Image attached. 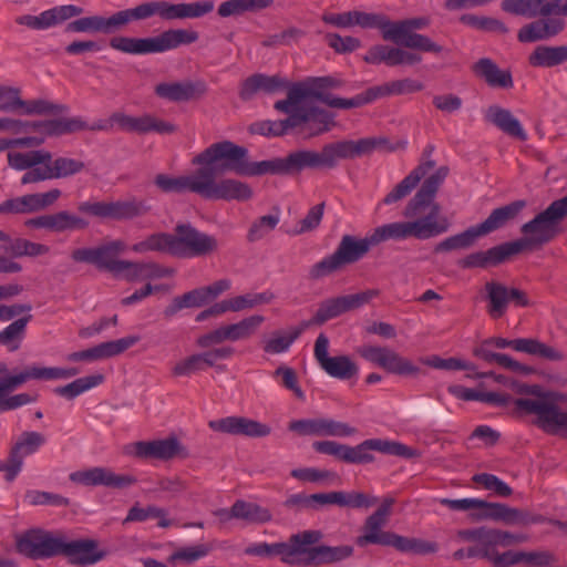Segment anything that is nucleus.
Returning a JSON list of instances; mask_svg holds the SVG:
<instances>
[{"instance_id":"nucleus-54","label":"nucleus","mask_w":567,"mask_h":567,"mask_svg":"<svg viewBox=\"0 0 567 567\" xmlns=\"http://www.w3.org/2000/svg\"><path fill=\"white\" fill-rule=\"evenodd\" d=\"M372 89L377 100L383 96L402 95L419 92L423 90V84L416 80L402 79L386 82L382 85L373 86Z\"/></svg>"},{"instance_id":"nucleus-15","label":"nucleus","mask_w":567,"mask_h":567,"mask_svg":"<svg viewBox=\"0 0 567 567\" xmlns=\"http://www.w3.org/2000/svg\"><path fill=\"white\" fill-rule=\"evenodd\" d=\"M62 535L43 529H29L17 536L18 553L31 559H48L60 555Z\"/></svg>"},{"instance_id":"nucleus-20","label":"nucleus","mask_w":567,"mask_h":567,"mask_svg":"<svg viewBox=\"0 0 567 567\" xmlns=\"http://www.w3.org/2000/svg\"><path fill=\"white\" fill-rule=\"evenodd\" d=\"M265 321L260 315H254L228 326L219 327L197 339V346L209 348L224 341H238L248 339L255 333L258 327Z\"/></svg>"},{"instance_id":"nucleus-39","label":"nucleus","mask_w":567,"mask_h":567,"mask_svg":"<svg viewBox=\"0 0 567 567\" xmlns=\"http://www.w3.org/2000/svg\"><path fill=\"white\" fill-rule=\"evenodd\" d=\"M89 123L81 116L61 117L47 121H37V132L48 136H61L80 131H86Z\"/></svg>"},{"instance_id":"nucleus-38","label":"nucleus","mask_w":567,"mask_h":567,"mask_svg":"<svg viewBox=\"0 0 567 567\" xmlns=\"http://www.w3.org/2000/svg\"><path fill=\"white\" fill-rule=\"evenodd\" d=\"M485 118L507 135L522 141L527 138L520 122L506 109L496 105L489 106L485 113Z\"/></svg>"},{"instance_id":"nucleus-8","label":"nucleus","mask_w":567,"mask_h":567,"mask_svg":"<svg viewBox=\"0 0 567 567\" xmlns=\"http://www.w3.org/2000/svg\"><path fill=\"white\" fill-rule=\"evenodd\" d=\"M79 373L76 368H44L29 367L16 375H7L0 381V414L17 410L28 405L37 400L29 393L12 394V392L24 384L27 381L33 380H59L69 379Z\"/></svg>"},{"instance_id":"nucleus-57","label":"nucleus","mask_w":567,"mask_h":567,"mask_svg":"<svg viewBox=\"0 0 567 567\" xmlns=\"http://www.w3.org/2000/svg\"><path fill=\"white\" fill-rule=\"evenodd\" d=\"M309 327V322L303 321L299 327L291 330L288 336L275 333L265 346L264 351L271 354L282 353L289 350L296 339Z\"/></svg>"},{"instance_id":"nucleus-42","label":"nucleus","mask_w":567,"mask_h":567,"mask_svg":"<svg viewBox=\"0 0 567 567\" xmlns=\"http://www.w3.org/2000/svg\"><path fill=\"white\" fill-rule=\"evenodd\" d=\"M117 29L115 13L110 18L100 16L84 17L68 23L66 32H103L111 33Z\"/></svg>"},{"instance_id":"nucleus-44","label":"nucleus","mask_w":567,"mask_h":567,"mask_svg":"<svg viewBox=\"0 0 567 567\" xmlns=\"http://www.w3.org/2000/svg\"><path fill=\"white\" fill-rule=\"evenodd\" d=\"M447 390L452 395L463 401H480L498 406L506 405L511 401V396L508 394L481 392L460 384L450 385Z\"/></svg>"},{"instance_id":"nucleus-1","label":"nucleus","mask_w":567,"mask_h":567,"mask_svg":"<svg viewBox=\"0 0 567 567\" xmlns=\"http://www.w3.org/2000/svg\"><path fill=\"white\" fill-rule=\"evenodd\" d=\"M449 168L441 166L427 176L414 197L404 209L405 217L412 220L383 224L370 234V244L378 246L388 240L402 241L408 238L426 240L449 231L451 223L441 215V207L433 199L447 177Z\"/></svg>"},{"instance_id":"nucleus-13","label":"nucleus","mask_w":567,"mask_h":567,"mask_svg":"<svg viewBox=\"0 0 567 567\" xmlns=\"http://www.w3.org/2000/svg\"><path fill=\"white\" fill-rule=\"evenodd\" d=\"M322 538L320 530L308 529L281 542V561L287 565L316 566L318 544Z\"/></svg>"},{"instance_id":"nucleus-62","label":"nucleus","mask_w":567,"mask_h":567,"mask_svg":"<svg viewBox=\"0 0 567 567\" xmlns=\"http://www.w3.org/2000/svg\"><path fill=\"white\" fill-rule=\"evenodd\" d=\"M18 110L25 115L59 114L69 112L65 104H55L45 100L23 101L18 105Z\"/></svg>"},{"instance_id":"nucleus-23","label":"nucleus","mask_w":567,"mask_h":567,"mask_svg":"<svg viewBox=\"0 0 567 567\" xmlns=\"http://www.w3.org/2000/svg\"><path fill=\"white\" fill-rule=\"evenodd\" d=\"M112 121L124 132L147 134L156 132L158 134H172L176 131V126L169 122L159 120L151 114L141 116L127 115L123 112H114Z\"/></svg>"},{"instance_id":"nucleus-36","label":"nucleus","mask_w":567,"mask_h":567,"mask_svg":"<svg viewBox=\"0 0 567 567\" xmlns=\"http://www.w3.org/2000/svg\"><path fill=\"white\" fill-rule=\"evenodd\" d=\"M555 3L549 0H502L501 9L513 16L534 19L537 17H548L553 14Z\"/></svg>"},{"instance_id":"nucleus-16","label":"nucleus","mask_w":567,"mask_h":567,"mask_svg":"<svg viewBox=\"0 0 567 567\" xmlns=\"http://www.w3.org/2000/svg\"><path fill=\"white\" fill-rule=\"evenodd\" d=\"M388 144L384 137H364L358 141L344 140L329 143L323 146L328 169L337 167L340 159H353L370 155L374 151L382 150Z\"/></svg>"},{"instance_id":"nucleus-45","label":"nucleus","mask_w":567,"mask_h":567,"mask_svg":"<svg viewBox=\"0 0 567 567\" xmlns=\"http://www.w3.org/2000/svg\"><path fill=\"white\" fill-rule=\"evenodd\" d=\"M297 105L296 112H302L309 117L305 122L308 123L309 137L328 132L333 125L332 116L327 111L306 105V100Z\"/></svg>"},{"instance_id":"nucleus-52","label":"nucleus","mask_w":567,"mask_h":567,"mask_svg":"<svg viewBox=\"0 0 567 567\" xmlns=\"http://www.w3.org/2000/svg\"><path fill=\"white\" fill-rule=\"evenodd\" d=\"M103 380L104 377L102 374L86 375L79 378L66 385L55 388L54 393L68 400H73L80 394L100 385Z\"/></svg>"},{"instance_id":"nucleus-11","label":"nucleus","mask_w":567,"mask_h":567,"mask_svg":"<svg viewBox=\"0 0 567 567\" xmlns=\"http://www.w3.org/2000/svg\"><path fill=\"white\" fill-rule=\"evenodd\" d=\"M371 247L374 246L370 244V235L362 239L344 235L333 254L324 257L310 268L309 277L318 280L340 270L346 265L354 264L365 256Z\"/></svg>"},{"instance_id":"nucleus-27","label":"nucleus","mask_w":567,"mask_h":567,"mask_svg":"<svg viewBox=\"0 0 567 567\" xmlns=\"http://www.w3.org/2000/svg\"><path fill=\"white\" fill-rule=\"evenodd\" d=\"M60 555L66 557L73 565L87 566L102 560L105 553L99 549L97 542L94 539H76L69 542L62 536Z\"/></svg>"},{"instance_id":"nucleus-19","label":"nucleus","mask_w":567,"mask_h":567,"mask_svg":"<svg viewBox=\"0 0 567 567\" xmlns=\"http://www.w3.org/2000/svg\"><path fill=\"white\" fill-rule=\"evenodd\" d=\"M358 353L367 361L381 367L390 373L415 375L420 369L411 360L401 357L388 347L363 346Z\"/></svg>"},{"instance_id":"nucleus-46","label":"nucleus","mask_w":567,"mask_h":567,"mask_svg":"<svg viewBox=\"0 0 567 567\" xmlns=\"http://www.w3.org/2000/svg\"><path fill=\"white\" fill-rule=\"evenodd\" d=\"M233 514L235 519L245 520L248 524H265L271 520V513L268 508L243 499L233 504Z\"/></svg>"},{"instance_id":"nucleus-2","label":"nucleus","mask_w":567,"mask_h":567,"mask_svg":"<svg viewBox=\"0 0 567 567\" xmlns=\"http://www.w3.org/2000/svg\"><path fill=\"white\" fill-rule=\"evenodd\" d=\"M229 144L237 146L230 141L214 143L193 159V164L204 166L203 184L205 188L202 192L204 198L245 202L252 196L251 188L240 181L226 178L216 182V176L226 172H234L240 176L260 175L239 173L236 169L237 164L225 155L228 152L226 145Z\"/></svg>"},{"instance_id":"nucleus-12","label":"nucleus","mask_w":567,"mask_h":567,"mask_svg":"<svg viewBox=\"0 0 567 567\" xmlns=\"http://www.w3.org/2000/svg\"><path fill=\"white\" fill-rule=\"evenodd\" d=\"M311 92L308 90L306 82H297L289 87L287 91V99L279 100L274 104L275 110L278 112L288 114V117L279 121H265L262 126H267V130H255L262 135L281 136L286 134L290 128L298 127L309 118L302 112H296L297 104L302 103L309 97Z\"/></svg>"},{"instance_id":"nucleus-7","label":"nucleus","mask_w":567,"mask_h":567,"mask_svg":"<svg viewBox=\"0 0 567 567\" xmlns=\"http://www.w3.org/2000/svg\"><path fill=\"white\" fill-rule=\"evenodd\" d=\"M312 446L318 453L333 456L348 464L373 463L375 460L373 452L402 457L413 455V452L406 445L385 439H369L354 446L336 441H318Z\"/></svg>"},{"instance_id":"nucleus-55","label":"nucleus","mask_w":567,"mask_h":567,"mask_svg":"<svg viewBox=\"0 0 567 567\" xmlns=\"http://www.w3.org/2000/svg\"><path fill=\"white\" fill-rule=\"evenodd\" d=\"M274 0H228L218 7V14L223 18L239 16L247 11L268 8Z\"/></svg>"},{"instance_id":"nucleus-29","label":"nucleus","mask_w":567,"mask_h":567,"mask_svg":"<svg viewBox=\"0 0 567 567\" xmlns=\"http://www.w3.org/2000/svg\"><path fill=\"white\" fill-rule=\"evenodd\" d=\"M203 176L204 166L188 175L171 176L167 174H157L154 178V184L164 193L183 194L190 192L202 196V192H204L205 188Z\"/></svg>"},{"instance_id":"nucleus-21","label":"nucleus","mask_w":567,"mask_h":567,"mask_svg":"<svg viewBox=\"0 0 567 567\" xmlns=\"http://www.w3.org/2000/svg\"><path fill=\"white\" fill-rule=\"evenodd\" d=\"M79 209L93 216L111 219H132L142 216L148 210L145 203L131 199L117 202H84L81 203Z\"/></svg>"},{"instance_id":"nucleus-3","label":"nucleus","mask_w":567,"mask_h":567,"mask_svg":"<svg viewBox=\"0 0 567 567\" xmlns=\"http://www.w3.org/2000/svg\"><path fill=\"white\" fill-rule=\"evenodd\" d=\"M136 254L161 252L178 258L204 257L219 250L218 239L189 223L177 224L174 234L154 233L132 245Z\"/></svg>"},{"instance_id":"nucleus-22","label":"nucleus","mask_w":567,"mask_h":567,"mask_svg":"<svg viewBox=\"0 0 567 567\" xmlns=\"http://www.w3.org/2000/svg\"><path fill=\"white\" fill-rule=\"evenodd\" d=\"M288 429L303 436L348 437L357 434V429L348 423L327 417L295 420L289 423Z\"/></svg>"},{"instance_id":"nucleus-60","label":"nucleus","mask_w":567,"mask_h":567,"mask_svg":"<svg viewBox=\"0 0 567 567\" xmlns=\"http://www.w3.org/2000/svg\"><path fill=\"white\" fill-rule=\"evenodd\" d=\"M49 165L52 179L70 177L85 168V164L82 161L64 156L56 157L55 159L51 158Z\"/></svg>"},{"instance_id":"nucleus-18","label":"nucleus","mask_w":567,"mask_h":567,"mask_svg":"<svg viewBox=\"0 0 567 567\" xmlns=\"http://www.w3.org/2000/svg\"><path fill=\"white\" fill-rule=\"evenodd\" d=\"M124 453L138 458L167 461L176 456L186 457V449L175 436L163 440L138 441L124 446Z\"/></svg>"},{"instance_id":"nucleus-64","label":"nucleus","mask_w":567,"mask_h":567,"mask_svg":"<svg viewBox=\"0 0 567 567\" xmlns=\"http://www.w3.org/2000/svg\"><path fill=\"white\" fill-rule=\"evenodd\" d=\"M275 298L274 293L270 291L262 292H249L246 295H240L233 297V306L234 312H239L246 309H252L261 305H267L271 302Z\"/></svg>"},{"instance_id":"nucleus-28","label":"nucleus","mask_w":567,"mask_h":567,"mask_svg":"<svg viewBox=\"0 0 567 567\" xmlns=\"http://www.w3.org/2000/svg\"><path fill=\"white\" fill-rule=\"evenodd\" d=\"M433 150L434 147L431 145L424 150L422 162L384 197L385 205L394 204L406 197L420 181L435 167V162L431 159Z\"/></svg>"},{"instance_id":"nucleus-53","label":"nucleus","mask_w":567,"mask_h":567,"mask_svg":"<svg viewBox=\"0 0 567 567\" xmlns=\"http://www.w3.org/2000/svg\"><path fill=\"white\" fill-rule=\"evenodd\" d=\"M386 525L385 522L379 520L372 516L365 519L363 526V534L357 538V544L360 547H364L369 544L384 546L388 535L391 532H384L382 528Z\"/></svg>"},{"instance_id":"nucleus-40","label":"nucleus","mask_w":567,"mask_h":567,"mask_svg":"<svg viewBox=\"0 0 567 567\" xmlns=\"http://www.w3.org/2000/svg\"><path fill=\"white\" fill-rule=\"evenodd\" d=\"M308 90L311 92L309 94V97H315V99L321 101L322 103H324L326 105H328L329 107H333V109L348 110V109L361 107L365 104H369V103L375 101V94H374L372 87L368 89L367 91H364L360 94H357L355 96H353L351 99H343V97L334 96L329 93L317 92L309 86H308Z\"/></svg>"},{"instance_id":"nucleus-24","label":"nucleus","mask_w":567,"mask_h":567,"mask_svg":"<svg viewBox=\"0 0 567 567\" xmlns=\"http://www.w3.org/2000/svg\"><path fill=\"white\" fill-rule=\"evenodd\" d=\"M69 478L84 486H105L112 488H124L136 482V478L132 475L116 474L107 467L100 466L73 472Z\"/></svg>"},{"instance_id":"nucleus-9","label":"nucleus","mask_w":567,"mask_h":567,"mask_svg":"<svg viewBox=\"0 0 567 567\" xmlns=\"http://www.w3.org/2000/svg\"><path fill=\"white\" fill-rule=\"evenodd\" d=\"M198 33L184 29H171L151 38L115 37L111 39L112 49L127 54L162 53L197 41Z\"/></svg>"},{"instance_id":"nucleus-14","label":"nucleus","mask_w":567,"mask_h":567,"mask_svg":"<svg viewBox=\"0 0 567 567\" xmlns=\"http://www.w3.org/2000/svg\"><path fill=\"white\" fill-rule=\"evenodd\" d=\"M47 437L37 431H23L11 445L8 458L0 463L4 478L12 482L22 471L25 457L35 454L44 444Z\"/></svg>"},{"instance_id":"nucleus-5","label":"nucleus","mask_w":567,"mask_h":567,"mask_svg":"<svg viewBox=\"0 0 567 567\" xmlns=\"http://www.w3.org/2000/svg\"><path fill=\"white\" fill-rule=\"evenodd\" d=\"M487 378H493L496 382L509 386L517 393L535 395V398L516 399L514 404L517 411L537 415L538 423L545 430L563 429L567 431V412H563L556 405V393L543 392L538 385L523 384L502 374L493 373Z\"/></svg>"},{"instance_id":"nucleus-37","label":"nucleus","mask_w":567,"mask_h":567,"mask_svg":"<svg viewBox=\"0 0 567 567\" xmlns=\"http://www.w3.org/2000/svg\"><path fill=\"white\" fill-rule=\"evenodd\" d=\"M526 206L524 200H516L508 205L494 209L481 224L474 226L480 236L487 235L503 227L507 221L514 219Z\"/></svg>"},{"instance_id":"nucleus-33","label":"nucleus","mask_w":567,"mask_h":567,"mask_svg":"<svg viewBox=\"0 0 567 567\" xmlns=\"http://www.w3.org/2000/svg\"><path fill=\"white\" fill-rule=\"evenodd\" d=\"M511 256H514L508 243H504L487 249L486 251H476L460 259L457 265L463 269L487 268L502 264Z\"/></svg>"},{"instance_id":"nucleus-50","label":"nucleus","mask_w":567,"mask_h":567,"mask_svg":"<svg viewBox=\"0 0 567 567\" xmlns=\"http://www.w3.org/2000/svg\"><path fill=\"white\" fill-rule=\"evenodd\" d=\"M480 233H477L474 226L467 228L466 230L450 236L434 247V252H450L453 250L467 249L474 245L477 238H480Z\"/></svg>"},{"instance_id":"nucleus-51","label":"nucleus","mask_w":567,"mask_h":567,"mask_svg":"<svg viewBox=\"0 0 567 567\" xmlns=\"http://www.w3.org/2000/svg\"><path fill=\"white\" fill-rule=\"evenodd\" d=\"M512 343L513 349L518 352H525L554 361L560 360L563 358V354L559 351L536 339L520 338L513 340Z\"/></svg>"},{"instance_id":"nucleus-26","label":"nucleus","mask_w":567,"mask_h":567,"mask_svg":"<svg viewBox=\"0 0 567 567\" xmlns=\"http://www.w3.org/2000/svg\"><path fill=\"white\" fill-rule=\"evenodd\" d=\"M82 13L83 9L81 7L74 4H64L44 10L39 16H19L16 19V22L32 30H47L74 17H79Z\"/></svg>"},{"instance_id":"nucleus-58","label":"nucleus","mask_w":567,"mask_h":567,"mask_svg":"<svg viewBox=\"0 0 567 567\" xmlns=\"http://www.w3.org/2000/svg\"><path fill=\"white\" fill-rule=\"evenodd\" d=\"M28 320L29 317L20 318L0 331V343L6 346L8 351L13 352L20 348Z\"/></svg>"},{"instance_id":"nucleus-61","label":"nucleus","mask_w":567,"mask_h":567,"mask_svg":"<svg viewBox=\"0 0 567 567\" xmlns=\"http://www.w3.org/2000/svg\"><path fill=\"white\" fill-rule=\"evenodd\" d=\"M470 555H480V557L488 559L494 567H509L522 563L520 551L507 550L499 554L496 550V546H489L481 551H473Z\"/></svg>"},{"instance_id":"nucleus-30","label":"nucleus","mask_w":567,"mask_h":567,"mask_svg":"<svg viewBox=\"0 0 567 567\" xmlns=\"http://www.w3.org/2000/svg\"><path fill=\"white\" fill-rule=\"evenodd\" d=\"M291 85L288 80L279 74L256 73L243 81L239 96L243 101H250L260 92L274 94L286 89L289 91Z\"/></svg>"},{"instance_id":"nucleus-31","label":"nucleus","mask_w":567,"mask_h":567,"mask_svg":"<svg viewBox=\"0 0 567 567\" xmlns=\"http://www.w3.org/2000/svg\"><path fill=\"white\" fill-rule=\"evenodd\" d=\"M364 61L370 64L385 63L389 66L414 65L422 61V56L402 48L378 44L368 50Z\"/></svg>"},{"instance_id":"nucleus-63","label":"nucleus","mask_w":567,"mask_h":567,"mask_svg":"<svg viewBox=\"0 0 567 567\" xmlns=\"http://www.w3.org/2000/svg\"><path fill=\"white\" fill-rule=\"evenodd\" d=\"M138 341V336H127L117 340L102 342L96 346L99 359L103 360L118 355L136 344Z\"/></svg>"},{"instance_id":"nucleus-59","label":"nucleus","mask_w":567,"mask_h":567,"mask_svg":"<svg viewBox=\"0 0 567 567\" xmlns=\"http://www.w3.org/2000/svg\"><path fill=\"white\" fill-rule=\"evenodd\" d=\"M353 547L350 545L327 546L319 545L317 550L316 566L342 561L353 555Z\"/></svg>"},{"instance_id":"nucleus-17","label":"nucleus","mask_w":567,"mask_h":567,"mask_svg":"<svg viewBox=\"0 0 567 567\" xmlns=\"http://www.w3.org/2000/svg\"><path fill=\"white\" fill-rule=\"evenodd\" d=\"M329 338L320 333L315 342L313 355L319 367L331 378L349 380L359 373L358 365L348 355H329Z\"/></svg>"},{"instance_id":"nucleus-10","label":"nucleus","mask_w":567,"mask_h":567,"mask_svg":"<svg viewBox=\"0 0 567 567\" xmlns=\"http://www.w3.org/2000/svg\"><path fill=\"white\" fill-rule=\"evenodd\" d=\"M436 502L452 511L466 512L477 508L478 513L473 516L477 520H501L507 525H528L542 522L540 516H530L528 513L517 508L508 507L499 503H488L478 498H437Z\"/></svg>"},{"instance_id":"nucleus-49","label":"nucleus","mask_w":567,"mask_h":567,"mask_svg":"<svg viewBox=\"0 0 567 567\" xmlns=\"http://www.w3.org/2000/svg\"><path fill=\"white\" fill-rule=\"evenodd\" d=\"M385 41H392L396 45L404 47L412 50H420L423 52L441 53L443 48L432 41L429 37L405 31L403 34L395 37L394 39H384Z\"/></svg>"},{"instance_id":"nucleus-43","label":"nucleus","mask_w":567,"mask_h":567,"mask_svg":"<svg viewBox=\"0 0 567 567\" xmlns=\"http://www.w3.org/2000/svg\"><path fill=\"white\" fill-rule=\"evenodd\" d=\"M566 61L567 45H538L528 58L529 64L535 68H553Z\"/></svg>"},{"instance_id":"nucleus-41","label":"nucleus","mask_w":567,"mask_h":567,"mask_svg":"<svg viewBox=\"0 0 567 567\" xmlns=\"http://www.w3.org/2000/svg\"><path fill=\"white\" fill-rule=\"evenodd\" d=\"M126 245L123 240L116 239L104 243L96 247V267L118 275V267L122 262L117 256L125 251Z\"/></svg>"},{"instance_id":"nucleus-34","label":"nucleus","mask_w":567,"mask_h":567,"mask_svg":"<svg viewBox=\"0 0 567 567\" xmlns=\"http://www.w3.org/2000/svg\"><path fill=\"white\" fill-rule=\"evenodd\" d=\"M472 72L484 80L491 87L512 89L514 85L512 73L508 70H502L489 58H482L472 66Z\"/></svg>"},{"instance_id":"nucleus-32","label":"nucleus","mask_w":567,"mask_h":567,"mask_svg":"<svg viewBox=\"0 0 567 567\" xmlns=\"http://www.w3.org/2000/svg\"><path fill=\"white\" fill-rule=\"evenodd\" d=\"M214 9L213 1H202L193 3H171L158 1L157 16L163 20L194 19L203 17Z\"/></svg>"},{"instance_id":"nucleus-47","label":"nucleus","mask_w":567,"mask_h":567,"mask_svg":"<svg viewBox=\"0 0 567 567\" xmlns=\"http://www.w3.org/2000/svg\"><path fill=\"white\" fill-rule=\"evenodd\" d=\"M52 154L45 150L27 153L10 152L7 155L8 165L16 171H25L41 164L51 163Z\"/></svg>"},{"instance_id":"nucleus-25","label":"nucleus","mask_w":567,"mask_h":567,"mask_svg":"<svg viewBox=\"0 0 567 567\" xmlns=\"http://www.w3.org/2000/svg\"><path fill=\"white\" fill-rule=\"evenodd\" d=\"M210 430L229 435L266 437L271 433L268 424L245 416H226L208 422Z\"/></svg>"},{"instance_id":"nucleus-6","label":"nucleus","mask_w":567,"mask_h":567,"mask_svg":"<svg viewBox=\"0 0 567 567\" xmlns=\"http://www.w3.org/2000/svg\"><path fill=\"white\" fill-rule=\"evenodd\" d=\"M567 217V195L556 199L532 220L520 227L523 237L508 241L514 255L532 250L550 243L560 233V224Z\"/></svg>"},{"instance_id":"nucleus-4","label":"nucleus","mask_w":567,"mask_h":567,"mask_svg":"<svg viewBox=\"0 0 567 567\" xmlns=\"http://www.w3.org/2000/svg\"><path fill=\"white\" fill-rule=\"evenodd\" d=\"M228 152L225 153L235 162L236 169L246 174H289L300 172L305 168H327L328 164L324 155V148L321 152L316 151H297L290 153L285 158H275L271 161L249 162L247 158L248 151L243 146L226 145Z\"/></svg>"},{"instance_id":"nucleus-48","label":"nucleus","mask_w":567,"mask_h":567,"mask_svg":"<svg viewBox=\"0 0 567 567\" xmlns=\"http://www.w3.org/2000/svg\"><path fill=\"white\" fill-rule=\"evenodd\" d=\"M485 291L488 299V315L494 319L504 316L509 302L508 288L503 284L488 281L485 284Z\"/></svg>"},{"instance_id":"nucleus-56","label":"nucleus","mask_w":567,"mask_h":567,"mask_svg":"<svg viewBox=\"0 0 567 567\" xmlns=\"http://www.w3.org/2000/svg\"><path fill=\"white\" fill-rule=\"evenodd\" d=\"M158 1L144 2L132 9L122 10L115 13L117 29L133 20H144L157 16Z\"/></svg>"},{"instance_id":"nucleus-35","label":"nucleus","mask_w":567,"mask_h":567,"mask_svg":"<svg viewBox=\"0 0 567 567\" xmlns=\"http://www.w3.org/2000/svg\"><path fill=\"white\" fill-rule=\"evenodd\" d=\"M205 86L192 81L163 82L155 86V94L171 102H186L202 95Z\"/></svg>"}]
</instances>
